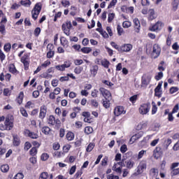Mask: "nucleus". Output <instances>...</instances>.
I'll return each instance as SVG.
<instances>
[{"instance_id": "f257e3e1", "label": "nucleus", "mask_w": 179, "mask_h": 179, "mask_svg": "<svg viewBox=\"0 0 179 179\" xmlns=\"http://www.w3.org/2000/svg\"><path fill=\"white\" fill-rule=\"evenodd\" d=\"M13 128V116L8 115L4 124H0V131H10Z\"/></svg>"}, {"instance_id": "f03ea898", "label": "nucleus", "mask_w": 179, "mask_h": 179, "mask_svg": "<svg viewBox=\"0 0 179 179\" xmlns=\"http://www.w3.org/2000/svg\"><path fill=\"white\" fill-rule=\"evenodd\" d=\"M40 12H41V5H40L39 3H37L31 11L32 17L34 20H37L38 15H40Z\"/></svg>"}, {"instance_id": "7ed1b4c3", "label": "nucleus", "mask_w": 179, "mask_h": 179, "mask_svg": "<svg viewBox=\"0 0 179 179\" xmlns=\"http://www.w3.org/2000/svg\"><path fill=\"white\" fill-rule=\"evenodd\" d=\"M150 110V103H143L141 105L139 108V113L142 115H145L149 113V110Z\"/></svg>"}, {"instance_id": "20e7f679", "label": "nucleus", "mask_w": 179, "mask_h": 179, "mask_svg": "<svg viewBox=\"0 0 179 179\" xmlns=\"http://www.w3.org/2000/svg\"><path fill=\"white\" fill-rule=\"evenodd\" d=\"M99 92L101 94H102V96L106 98V100H111V92H110V91L101 87L99 88Z\"/></svg>"}, {"instance_id": "39448f33", "label": "nucleus", "mask_w": 179, "mask_h": 179, "mask_svg": "<svg viewBox=\"0 0 179 179\" xmlns=\"http://www.w3.org/2000/svg\"><path fill=\"white\" fill-rule=\"evenodd\" d=\"M24 134L25 136H29V138H31V139H37L38 138V134L33 131H31L29 129H25Z\"/></svg>"}, {"instance_id": "423d86ee", "label": "nucleus", "mask_w": 179, "mask_h": 179, "mask_svg": "<svg viewBox=\"0 0 179 179\" xmlns=\"http://www.w3.org/2000/svg\"><path fill=\"white\" fill-rule=\"evenodd\" d=\"M145 169H146V162L145 161L141 162L139 165L137 167L138 174H142V173L145 171Z\"/></svg>"}, {"instance_id": "0eeeda50", "label": "nucleus", "mask_w": 179, "mask_h": 179, "mask_svg": "<svg viewBox=\"0 0 179 179\" xmlns=\"http://www.w3.org/2000/svg\"><path fill=\"white\" fill-rule=\"evenodd\" d=\"M131 50H132V45L124 44L120 48L119 52H128Z\"/></svg>"}, {"instance_id": "6e6552de", "label": "nucleus", "mask_w": 179, "mask_h": 179, "mask_svg": "<svg viewBox=\"0 0 179 179\" xmlns=\"http://www.w3.org/2000/svg\"><path fill=\"white\" fill-rule=\"evenodd\" d=\"M142 136H143V131H139L130 138L129 142H131V143H134L136 141H138V139H141Z\"/></svg>"}, {"instance_id": "1a4fd4ad", "label": "nucleus", "mask_w": 179, "mask_h": 179, "mask_svg": "<svg viewBox=\"0 0 179 179\" xmlns=\"http://www.w3.org/2000/svg\"><path fill=\"white\" fill-rule=\"evenodd\" d=\"M153 50H152V54L155 56V58H157L160 55V52L162 51V49L159 47V45L155 44L153 45Z\"/></svg>"}, {"instance_id": "9d476101", "label": "nucleus", "mask_w": 179, "mask_h": 179, "mask_svg": "<svg viewBox=\"0 0 179 179\" xmlns=\"http://www.w3.org/2000/svg\"><path fill=\"white\" fill-rule=\"evenodd\" d=\"M114 114L116 117H119L121 114H125V110H124V107L117 106L114 110Z\"/></svg>"}, {"instance_id": "9b49d317", "label": "nucleus", "mask_w": 179, "mask_h": 179, "mask_svg": "<svg viewBox=\"0 0 179 179\" xmlns=\"http://www.w3.org/2000/svg\"><path fill=\"white\" fill-rule=\"evenodd\" d=\"M164 26V24H163V22H157L155 25H153L150 30H151V31H156V30H159L160 29H162V27H163Z\"/></svg>"}, {"instance_id": "f8f14e48", "label": "nucleus", "mask_w": 179, "mask_h": 179, "mask_svg": "<svg viewBox=\"0 0 179 179\" xmlns=\"http://www.w3.org/2000/svg\"><path fill=\"white\" fill-rule=\"evenodd\" d=\"M45 114H47V108L44 106L41 108L39 118H41V120H44V118H45Z\"/></svg>"}, {"instance_id": "ddd939ff", "label": "nucleus", "mask_w": 179, "mask_h": 179, "mask_svg": "<svg viewBox=\"0 0 179 179\" xmlns=\"http://www.w3.org/2000/svg\"><path fill=\"white\" fill-rule=\"evenodd\" d=\"M134 27L136 33H139V29L141 28V22H139V20L138 18H135L134 20Z\"/></svg>"}, {"instance_id": "4468645a", "label": "nucleus", "mask_w": 179, "mask_h": 179, "mask_svg": "<svg viewBox=\"0 0 179 179\" xmlns=\"http://www.w3.org/2000/svg\"><path fill=\"white\" fill-rule=\"evenodd\" d=\"M13 145L14 146H19V145H20V138H19V136H17V135H13Z\"/></svg>"}, {"instance_id": "2eb2a0df", "label": "nucleus", "mask_w": 179, "mask_h": 179, "mask_svg": "<svg viewBox=\"0 0 179 179\" xmlns=\"http://www.w3.org/2000/svg\"><path fill=\"white\" fill-rule=\"evenodd\" d=\"M150 83V77H142V86H148Z\"/></svg>"}, {"instance_id": "dca6fc26", "label": "nucleus", "mask_w": 179, "mask_h": 179, "mask_svg": "<svg viewBox=\"0 0 179 179\" xmlns=\"http://www.w3.org/2000/svg\"><path fill=\"white\" fill-rule=\"evenodd\" d=\"M16 103L20 106L23 103V92H20L19 96L15 99Z\"/></svg>"}, {"instance_id": "f3484780", "label": "nucleus", "mask_w": 179, "mask_h": 179, "mask_svg": "<svg viewBox=\"0 0 179 179\" xmlns=\"http://www.w3.org/2000/svg\"><path fill=\"white\" fill-rule=\"evenodd\" d=\"M8 71L10 72V73H16L17 72V70L16 69V67L15 66L14 64H10L8 66Z\"/></svg>"}, {"instance_id": "a211bd4d", "label": "nucleus", "mask_w": 179, "mask_h": 179, "mask_svg": "<svg viewBox=\"0 0 179 179\" xmlns=\"http://www.w3.org/2000/svg\"><path fill=\"white\" fill-rule=\"evenodd\" d=\"M125 164L127 169H132V167H134V164H135V162H134V160L132 159H129L125 162Z\"/></svg>"}, {"instance_id": "6ab92c4d", "label": "nucleus", "mask_w": 179, "mask_h": 179, "mask_svg": "<svg viewBox=\"0 0 179 179\" xmlns=\"http://www.w3.org/2000/svg\"><path fill=\"white\" fill-rule=\"evenodd\" d=\"M178 5H179V1L178 0H174L172 3V10H173V12H176V10H177V9H178Z\"/></svg>"}, {"instance_id": "aec40b11", "label": "nucleus", "mask_w": 179, "mask_h": 179, "mask_svg": "<svg viewBox=\"0 0 179 179\" xmlns=\"http://www.w3.org/2000/svg\"><path fill=\"white\" fill-rule=\"evenodd\" d=\"M0 169L2 173H8L9 171V165L8 164L1 165Z\"/></svg>"}, {"instance_id": "412c9836", "label": "nucleus", "mask_w": 179, "mask_h": 179, "mask_svg": "<svg viewBox=\"0 0 179 179\" xmlns=\"http://www.w3.org/2000/svg\"><path fill=\"white\" fill-rule=\"evenodd\" d=\"M90 71H91L92 75H93V76H96V75H97V71H99V66L97 65L94 66Z\"/></svg>"}, {"instance_id": "4be33fe9", "label": "nucleus", "mask_w": 179, "mask_h": 179, "mask_svg": "<svg viewBox=\"0 0 179 179\" xmlns=\"http://www.w3.org/2000/svg\"><path fill=\"white\" fill-rule=\"evenodd\" d=\"M42 132L43 134H45V135H50V133L51 132V129L48 127H44L42 128Z\"/></svg>"}, {"instance_id": "5701e85b", "label": "nucleus", "mask_w": 179, "mask_h": 179, "mask_svg": "<svg viewBox=\"0 0 179 179\" xmlns=\"http://www.w3.org/2000/svg\"><path fill=\"white\" fill-rule=\"evenodd\" d=\"M62 29L64 34H66V36H69V34H71V33L69 32V30H68V29L66 27V23H64L62 25Z\"/></svg>"}, {"instance_id": "b1692460", "label": "nucleus", "mask_w": 179, "mask_h": 179, "mask_svg": "<svg viewBox=\"0 0 179 179\" xmlns=\"http://www.w3.org/2000/svg\"><path fill=\"white\" fill-rule=\"evenodd\" d=\"M149 14H150V20H153L154 19H156V13H155V10L150 9Z\"/></svg>"}, {"instance_id": "393cba45", "label": "nucleus", "mask_w": 179, "mask_h": 179, "mask_svg": "<svg viewBox=\"0 0 179 179\" xmlns=\"http://www.w3.org/2000/svg\"><path fill=\"white\" fill-rule=\"evenodd\" d=\"M10 48H12V45H10V43H6L3 46V50L6 52H9Z\"/></svg>"}, {"instance_id": "a878e982", "label": "nucleus", "mask_w": 179, "mask_h": 179, "mask_svg": "<svg viewBox=\"0 0 179 179\" xmlns=\"http://www.w3.org/2000/svg\"><path fill=\"white\" fill-rule=\"evenodd\" d=\"M82 52H84V54H89L90 52H92V48L84 47L81 49Z\"/></svg>"}, {"instance_id": "bb28decb", "label": "nucleus", "mask_w": 179, "mask_h": 179, "mask_svg": "<svg viewBox=\"0 0 179 179\" xmlns=\"http://www.w3.org/2000/svg\"><path fill=\"white\" fill-rule=\"evenodd\" d=\"M85 132L87 135H90L93 132V128L92 127H86L85 129Z\"/></svg>"}, {"instance_id": "cd10ccee", "label": "nucleus", "mask_w": 179, "mask_h": 179, "mask_svg": "<svg viewBox=\"0 0 179 179\" xmlns=\"http://www.w3.org/2000/svg\"><path fill=\"white\" fill-rule=\"evenodd\" d=\"M73 138H75V134L72 132H69L66 134V138L68 141H73Z\"/></svg>"}, {"instance_id": "c85d7f7f", "label": "nucleus", "mask_w": 179, "mask_h": 179, "mask_svg": "<svg viewBox=\"0 0 179 179\" xmlns=\"http://www.w3.org/2000/svg\"><path fill=\"white\" fill-rule=\"evenodd\" d=\"M162 85H163V81L159 82L157 87L155 89V92H162Z\"/></svg>"}, {"instance_id": "c756f323", "label": "nucleus", "mask_w": 179, "mask_h": 179, "mask_svg": "<svg viewBox=\"0 0 179 179\" xmlns=\"http://www.w3.org/2000/svg\"><path fill=\"white\" fill-rule=\"evenodd\" d=\"M29 155H31V156H36V155H37V148L33 147L29 151Z\"/></svg>"}, {"instance_id": "7c9ffc66", "label": "nucleus", "mask_w": 179, "mask_h": 179, "mask_svg": "<svg viewBox=\"0 0 179 179\" xmlns=\"http://www.w3.org/2000/svg\"><path fill=\"white\" fill-rule=\"evenodd\" d=\"M115 16V14L114 13L108 14V23H111L113 22V20H114Z\"/></svg>"}, {"instance_id": "2f4dec72", "label": "nucleus", "mask_w": 179, "mask_h": 179, "mask_svg": "<svg viewBox=\"0 0 179 179\" xmlns=\"http://www.w3.org/2000/svg\"><path fill=\"white\" fill-rule=\"evenodd\" d=\"M30 5H31V1L30 0H23V6H25V8H30Z\"/></svg>"}, {"instance_id": "473e14b6", "label": "nucleus", "mask_w": 179, "mask_h": 179, "mask_svg": "<svg viewBox=\"0 0 179 179\" xmlns=\"http://www.w3.org/2000/svg\"><path fill=\"white\" fill-rule=\"evenodd\" d=\"M48 124H50V125H54L55 124V117L52 115H50L49 117Z\"/></svg>"}, {"instance_id": "72a5a7b5", "label": "nucleus", "mask_w": 179, "mask_h": 179, "mask_svg": "<svg viewBox=\"0 0 179 179\" xmlns=\"http://www.w3.org/2000/svg\"><path fill=\"white\" fill-rule=\"evenodd\" d=\"M108 65H110V62L106 59H103L101 61V66H104V68H108Z\"/></svg>"}, {"instance_id": "f704fd0d", "label": "nucleus", "mask_w": 179, "mask_h": 179, "mask_svg": "<svg viewBox=\"0 0 179 179\" xmlns=\"http://www.w3.org/2000/svg\"><path fill=\"white\" fill-rule=\"evenodd\" d=\"M152 114H156L157 111V106H156V103H155V101L152 102Z\"/></svg>"}, {"instance_id": "c9c22d12", "label": "nucleus", "mask_w": 179, "mask_h": 179, "mask_svg": "<svg viewBox=\"0 0 179 179\" xmlns=\"http://www.w3.org/2000/svg\"><path fill=\"white\" fill-rule=\"evenodd\" d=\"M48 178V173L43 172L39 176V179H47Z\"/></svg>"}, {"instance_id": "e433bc0d", "label": "nucleus", "mask_w": 179, "mask_h": 179, "mask_svg": "<svg viewBox=\"0 0 179 179\" xmlns=\"http://www.w3.org/2000/svg\"><path fill=\"white\" fill-rule=\"evenodd\" d=\"M94 148V144L93 143H90L88 146L87 147L86 151L87 152H92L93 149Z\"/></svg>"}, {"instance_id": "4c0bfd02", "label": "nucleus", "mask_w": 179, "mask_h": 179, "mask_svg": "<svg viewBox=\"0 0 179 179\" xmlns=\"http://www.w3.org/2000/svg\"><path fill=\"white\" fill-rule=\"evenodd\" d=\"M50 157V156H48V154L47 153H43L42 154L41 159V160H43V162H45V160H48V158Z\"/></svg>"}, {"instance_id": "58836bf2", "label": "nucleus", "mask_w": 179, "mask_h": 179, "mask_svg": "<svg viewBox=\"0 0 179 179\" xmlns=\"http://www.w3.org/2000/svg\"><path fill=\"white\" fill-rule=\"evenodd\" d=\"M13 179H23V173L20 172L17 173Z\"/></svg>"}, {"instance_id": "ea45409f", "label": "nucleus", "mask_w": 179, "mask_h": 179, "mask_svg": "<svg viewBox=\"0 0 179 179\" xmlns=\"http://www.w3.org/2000/svg\"><path fill=\"white\" fill-rule=\"evenodd\" d=\"M169 92H170L171 94H173V93L178 92V87H172L170 88Z\"/></svg>"}, {"instance_id": "a19ab883", "label": "nucleus", "mask_w": 179, "mask_h": 179, "mask_svg": "<svg viewBox=\"0 0 179 179\" xmlns=\"http://www.w3.org/2000/svg\"><path fill=\"white\" fill-rule=\"evenodd\" d=\"M62 5L64 7L66 8L67 6H69L71 5V3L69 1L67 0H63L62 1Z\"/></svg>"}, {"instance_id": "79ce46f5", "label": "nucleus", "mask_w": 179, "mask_h": 179, "mask_svg": "<svg viewBox=\"0 0 179 179\" xmlns=\"http://www.w3.org/2000/svg\"><path fill=\"white\" fill-rule=\"evenodd\" d=\"M3 96H10V90L8 88H5L3 91Z\"/></svg>"}, {"instance_id": "37998d69", "label": "nucleus", "mask_w": 179, "mask_h": 179, "mask_svg": "<svg viewBox=\"0 0 179 179\" xmlns=\"http://www.w3.org/2000/svg\"><path fill=\"white\" fill-rule=\"evenodd\" d=\"M122 26L124 29H128V27H131V22L129 21H124Z\"/></svg>"}, {"instance_id": "c03bdc74", "label": "nucleus", "mask_w": 179, "mask_h": 179, "mask_svg": "<svg viewBox=\"0 0 179 179\" xmlns=\"http://www.w3.org/2000/svg\"><path fill=\"white\" fill-rule=\"evenodd\" d=\"M5 58H6V56L5 55L3 52H2V50L0 49V60H1V62H3Z\"/></svg>"}, {"instance_id": "a18cd8bd", "label": "nucleus", "mask_w": 179, "mask_h": 179, "mask_svg": "<svg viewBox=\"0 0 179 179\" xmlns=\"http://www.w3.org/2000/svg\"><path fill=\"white\" fill-rule=\"evenodd\" d=\"M54 54H55L54 50H49L47 53V58H52L54 57Z\"/></svg>"}, {"instance_id": "49530a36", "label": "nucleus", "mask_w": 179, "mask_h": 179, "mask_svg": "<svg viewBox=\"0 0 179 179\" xmlns=\"http://www.w3.org/2000/svg\"><path fill=\"white\" fill-rule=\"evenodd\" d=\"M108 101H103V106L105 107V108H108L110 107V100L106 99Z\"/></svg>"}, {"instance_id": "de8ad7c7", "label": "nucleus", "mask_w": 179, "mask_h": 179, "mask_svg": "<svg viewBox=\"0 0 179 179\" xmlns=\"http://www.w3.org/2000/svg\"><path fill=\"white\" fill-rule=\"evenodd\" d=\"M6 29H5V24H0V33L1 34H5Z\"/></svg>"}, {"instance_id": "09e8293b", "label": "nucleus", "mask_w": 179, "mask_h": 179, "mask_svg": "<svg viewBox=\"0 0 179 179\" xmlns=\"http://www.w3.org/2000/svg\"><path fill=\"white\" fill-rule=\"evenodd\" d=\"M127 150L128 148H127V145L124 144L121 146L120 152H122V153H125V152H127Z\"/></svg>"}, {"instance_id": "8fccbe9b", "label": "nucleus", "mask_w": 179, "mask_h": 179, "mask_svg": "<svg viewBox=\"0 0 179 179\" xmlns=\"http://www.w3.org/2000/svg\"><path fill=\"white\" fill-rule=\"evenodd\" d=\"M23 64H24L25 71H27V69H29V61L24 59Z\"/></svg>"}, {"instance_id": "3c124183", "label": "nucleus", "mask_w": 179, "mask_h": 179, "mask_svg": "<svg viewBox=\"0 0 179 179\" xmlns=\"http://www.w3.org/2000/svg\"><path fill=\"white\" fill-rule=\"evenodd\" d=\"M115 3H117V0H112L108 6V9H110V8H113V6H115Z\"/></svg>"}, {"instance_id": "603ef678", "label": "nucleus", "mask_w": 179, "mask_h": 179, "mask_svg": "<svg viewBox=\"0 0 179 179\" xmlns=\"http://www.w3.org/2000/svg\"><path fill=\"white\" fill-rule=\"evenodd\" d=\"M163 78V72H159L158 75L155 76L156 80H160Z\"/></svg>"}, {"instance_id": "864d4df0", "label": "nucleus", "mask_w": 179, "mask_h": 179, "mask_svg": "<svg viewBox=\"0 0 179 179\" xmlns=\"http://www.w3.org/2000/svg\"><path fill=\"white\" fill-rule=\"evenodd\" d=\"M30 148H31V144H30L29 142H26L24 148V150H29Z\"/></svg>"}, {"instance_id": "5fc2aeb1", "label": "nucleus", "mask_w": 179, "mask_h": 179, "mask_svg": "<svg viewBox=\"0 0 179 179\" xmlns=\"http://www.w3.org/2000/svg\"><path fill=\"white\" fill-rule=\"evenodd\" d=\"M66 26L67 27V30H71V29H72V22H71V21L69 22H66Z\"/></svg>"}, {"instance_id": "6e6d98bb", "label": "nucleus", "mask_w": 179, "mask_h": 179, "mask_svg": "<svg viewBox=\"0 0 179 179\" xmlns=\"http://www.w3.org/2000/svg\"><path fill=\"white\" fill-rule=\"evenodd\" d=\"M10 78H12V75H10V73H6L5 75V80L6 82H10Z\"/></svg>"}, {"instance_id": "4d7b16f0", "label": "nucleus", "mask_w": 179, "mask_h": 179, "mask_svg": "<svg viewBox=\"0 0 179 179\" xmlns=\"http://www.w3.org/2000/svg\"><path fill=\"white\" fill-rule=\"evenodd\" d=\"M171 174L173 176H178V174H179V168L178 169H172Z\"/></svg>"}, {"instance_id": "13d9d810", "label": "nucleus", "mask_w": 179, "mask_h": 179, "mask_svg": "<svg viewBox=\"0 0 179 179\" xmlns=\"http://www.w3.org/2000/svg\"><path fill=\"white\" fill-rule=\"evenodd\" d=\"M108 179H120V177H118V176H114L113 174L108 175L107 176Z\"/></svg>"}, {"instance_id": "bf43d9fd", "label": "nucleus", "mask_w": 179, "mask_h": 179, "mask_svg": "<svg viewBox=\"0 0 179 179\" xmlns=\"http://www.w3.org/2000/svg\"><path fill=\"white\" fill-rule=\"evenodd\" d=\"M75 171H76V166H73L70 169L69 174L72 176V174H73Z\"/></svg>"}, {"instance_id": "052dcab7", "label": "nucleus", "mask_w": 179, "mask_h": 179, "mask_svg": "<svg viewBox=\"0 0 179 179\" xmlns=\"http://www.w3.org/2000/svg\"><path fill=\"white\" fill-rule=\"evenodd\" d=\"M172 48H173V50H175L176 51H178V50H179L178 43L177 42L174 43L172 45Z\"/></svg>"}, {"instance_id": "680f3d73", "label": "nucleus", "mask_w": 179, "mask_h": 179, "mask_svg": "<svg viewBox=\"0 0 179 179\" xmlns=\"http://www.w3.org/2000/svg\"><path fill=\"white\" fill-rule=\"evenodd\" d=\"M141 5H143V6H146L147 5H150V3L149 2V0H141Z\"/></svg>"}, {"instance_id": "e2e57ef3", "label": "nucleus", "mask_w": 179, "mask_h": 179, "mask_svg": "<svg viewBox=\"0 0 179 179\" xmlns=\"http://www.w3.org/2000/svg\"><path fill=\"white\" fill-rule=\"evenodd\" d=\"M56 69H57V71H65V69L64 67V65H57L55 66Z\"/></svg>"}, {"instance_id": "0e129e2a", "label": "nucleus", "mask_w": 179, "mask_h": 179, "mask_svg": "<svg viewBox=\"0 0 179 179\" xmlns=\"http://www.w3.org/2000/svg\"><path fill=\"white\" fill-rule=\"evenodd\" d=\"M101 34L104 38H108V34L106 31H101Z\"/></svg>"}, {"instance_id": "69168bd1", "label": "nucleus", "mask_w": 179, "mask_h": 179, "mask_svg": "<svg viewBox=\"0 0 179 179\" xmlns=\"http://www.w3.org/2000/svg\"><path fill=\"white\" fill-rule=\"evenodd\" d=\"M41 33V29L40 27H37L35 29L34 34L36 36H38Z\"/></svg>"}, {"instance_id": "338daca9", "label": "nucleus", "mask_w": 179, "mask_h": 179, "mask_svg": "<svg viewBox=\"0 0 179 179\" xmlns=\"http://www.w3.org/2000/svg\"><path fill=\"white\" fill-rule=\"evenodd\" d=\"M162 155L163 153L154 152L153 156L155 159H159V157H160Z\"/></svg>"}, {"instance_id": "774afa93", "label": "nucleus", "mask_w": 179, "mask_h": 179, "mask_svg": "<svg viewBox=\"0 0 179 179\" xmlns=\"http://www.w3.org/2000/svg\"><path fill=\"white\" fill-rule=\"evenodd\" d=\"M19 6H20V5L15 3H13L12 6H11V9H13V10H16V9H18Z\"/></svg>"}]
</instances>
